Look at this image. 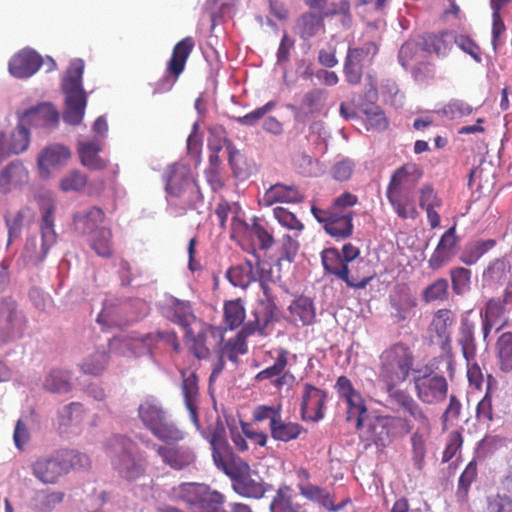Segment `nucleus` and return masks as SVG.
<instances>
[{
  "label": "nucleus",
  "instance_id": "1",
  "mask_svg": "<svg viewBox=\"0 0 512 512\" xmlns=\"http://www.w3.org/2000/svg\"><path fill=\"white\" fill-rule=\"evenodd\" d=\"M222 432L223 429L216 430L210 440L215 465L231 478L233 488L238 494L250 498H261L265 490L260 476L253 472L241 458L220 450L224 444Z\"/></svg>",
  "mask_w": 512,
  "mask_h": 512
},
{
  "label": "nucleus",
  "instance_id": "2",
  "mask_svg": "<svg viewBox=\"0 0 512 512\" xmlns=\"http://www.w3.org/2000/svg\"><path fill=\"white\" fill-rule=\"evenodd\" d=\"M166 191L168 209L174 216L183 215L188 208L197 209L198 203L202 202L198 185L190 170L182 164H174L167 171Z\"/></svg>",
  "mask_w": 512,
  "mask_h": 512
},
{
  "label": "nucleus",
  "instance_id": "3",
  "mask_svg": "<svg viewBox=\"0 0 512 512\" xmlns=\"http://www.w3.org/2000/svg\"><path fill=\"white\" fill-rule=\"evenodd\" d=\"M41 222L37 233L29 234L21 253L24 261L38 265L46 258L50 248L56 243L57 234L54 227L55 203L50 196L40 200Z\"/></svg>",
  "mask_w": 512,
  "mask_h": 512
},
{
  "label": "nucleus",
  "instance_id": "4",
  "mask_svg": "<svg viewBox=\"0 0 512 512\" xmlns=\"http://www.w3.org/2000/svg\"><path fill=\"white\" fill-rule=\"evenodd\" d=\"M358 203V197L350 192L337 196L329 209L312 206L311 212L316 220L323 224L327 234L336 239H346L353 233L354 212L351 207Z\"/></svg>",
  "mask_w": 512,
  "mask_h": 512
},
{
  "label": "nucleus",
  "instance_id": "5",
  "mask_svg": "<svg viewBox=\"0 0 512 512\" xmlns=\"http://www.w3.org/2000/svg\"><path fill=\"white\" fill-rule=\"evenodd\" d=\"M83 73V60L73 59L61 82L64 95L62 118L65 123L72 126L79 125L82 122L87 106L88 96L83 87Z\"/></svg>",
  "mask_w": 512,
  "mask_h": 512
},
{
  "label": "nucleus",
  "instance_id": "6",
  "mask_svg": "<svg viewBox=\"0 0 512 512\" xmlns=\"http://www.w3.org/2000/svg\"><path fill=\"white\" fill-rule=\"evenodd\" d=\"M412 366L413 353L404 343L390 345L380 354L378 377L385 384L387 396L403 391L396 387L408 378Z\"/></svg>",
  "mask_w": 512,
  "mask_h": 512
},
{
  "label": "nucleus",
  "instance_id": "7",
  "mask_svg": "<svg viewBox=\"0 0 512 512\" xmlns=\"http://www.w3.org/2000/svg\"><path fill=\"white\" fill-rule=\"evenodd\" d=\"M138 417L144 427L162 442H179L185 437L155 397H147L139 404Z\"/></svg>",
  "mask_w": 512,
  "mask_h": 512
},
{
  "label": "nucleus",
  "instance_id": "8",
  "mask_svg": "<svg viewBox=\"0 0 512 512\" xmlns=\"http://www.w3.org/2000/svg\"><path fill=\"white\" fill-rule=\"evenodd\" d=\"M105 450L120 477L133 481L144 474V461L136 454V445L131 439L113 435L106 441Z\"/></svg>",
  "mask_w": 512,
  "mask_h": 512
},
{
  "label": "nucleus",
  "instance_id": "9",
  "mask_svg": "<svg viewBox=\"0 0 512 512\" xmlns=\"http://www.w3.org/2000/svg\"><path fill=\"white\" fill-rule=\"evenodd\" d=\"M159 341H163L168 345H171L175 351H178L180 348L176 334L170 330L158 331L156 333H149L145 335L132 332L126 336H118L113 338L109 343V347L113 352L126 357H131L139 356L145 353Z\"/></svg>",
  "mask_w": 512,
  "mask_h": 512
},
{
  "label": "nucleus",
  "instance_id": "10",
  "mask_svg": "<svg viewBox=\"0 0 512 512\" xmlns=\"http://www.w3.org/2000/svg\"><path fill=\"white\" fill-rule=\"evenodd\" d=\"M383 406L394 413L407 414L411 424L416 426L414 433L428 436L431 430L429 417L423 408L406 391H394L388 395Z\"/></svg>",
  "mask_w": 512,
  "mask_h": 512
},
{
  "label": "nucleus",
  "instance_id": "11",
  "mask_svg": "<svg viewBox=\"0 0 512 512\" xmlns=\"http://www.w3.org/2000/svg\"><path fill=\"white\" fill-rule=\"evenodd\" d=\"M348 422H353L362 442L366 446L375 444L378 447H386V433L380 415H370L366 404L359 408V411L346 416Z\"/></svg>",
  "mask_w": 512,
  "mask_h": 512
},
{
  "label": "nucleus",
  "instance_id": "12",
  "mask_svg": "<svg viewBox=\"0 0 512 512\" xmlns=\"http://www.w3.org/2000/svg\"><path fill=\"white\" fill-rule=\"evenodd\" d=\"M275 309V304L270 300L263 301L254 311V321H249L234 338L229 339L226 343L231 344V348L238 355L245 354L247 352L245 338L256 332L264 335L268 324L274 318Z\"/></svg>",
  "mask_w": 512,
  "mask_h": 512
},
{
  "label": "nucleus",
  "instance_id": "13",
  "mask_svg": "<svg viewBox=\"0 0 512 512\" xmlns=\"http://www.w3.org/2000/svg\"><path fill=\"white\" fill-rule=\"evenodd\" d=\"M164 443L147 442V445L156 451L163 464L175 471H183L195 467L197 454L193 447L184 444H173V442Z\"/></svg>",
  "mask_w": 512,
  "mask_h": 512
},
{
  "label": "nucleus",
  "instance_id": "14",
  "mask_svg": "<svg viewBox=\"0 0 512 512\" xmlns=\"http://www.w3.org/2000/svg\"><path fill=\"white\" fill-rule=\"evenodd\" d=\"M42 65L47 67V72L54 70L56 67L53 58L47 57L43 59L35 50L25 48L10 59L8 68L12 76L19 79H26L33 76Z\"/></svg>",
  "mask_w": 512,
  "mask_h": 512
},
{
  "label": "nucleus",
  "instance_id": "15",
  "mask_svg": "<svg viewBox=\"0 0 512 512\" xmlns=\"http://www.w3.org/2000/svg\"><path fill=\"white\" fill-rule=\"evenodd\" d=\"M321 261L325 273L334 275L342 280L350 288L364 289L371 280V277H364L358 280L350 273L349 264L344 262L341 253L337 248H327L321 253Z\"/></svg>",
  "mask_w": 512,
  "mask_h": 512
},
{
  "label": "nucleus",
  "instance_id": "16",
  "mask_svg": "<svg viewBox=\"0 0 512 512\" xmlns=\"http://www.w3.org/2000/svg\"><path fill=\"white\" fill-rule=\"evenodd\" d=\"M85 408L80 402H71L58 408L53 425L58 434L65 438L78 436L82 432Z\"/></svg>",
  "mask_w": 512,
  "mask_h": 512
},
{
  "label": "nucleus",
  "instance_id": "17",
  "mask_svg": "<svg viewBox=\"0 0 512 512\" xmlns=\"http://www.w3.org/2000/svg\"><path fill=\"white\" fill-rule=\"evenodd\" d=\"M193 48L194 41L192 37H186L174 46L172 56L167 67L169 75L165 76L158 82L155 92L164 93L171 90L177 78L183 72L186 61Z\"/></svg>",
  "mask_w": 512,
  "mask_h": 512
},
{
  "label": "nucleus",
  "instance_id": "18",
  "mask_svg": "<svg viewBox=\"0 0 512 512\" xmlns=\"http://www.w3.org/2000/svg\"><path fill=\"white\" fill-rule=\"evenodd\" d=\"M414 386L416 396L425 404H437L442 402L448 392L446 378L434 372L415 377Z\"/></svg>",
  "mask_w": 512,
  "mask_h": 512
},
{
  "label": "nucleus",
  "instance_id": "19",
  "mask_svg": "<svg viewBox=\"0 0 512 512\" xmlns=\"http://www.w3.org/2000/svg\"><path fill=\"white\" fill-rule=\"evenodd\" d=\"M60 120L57 108L50 102H42L24 111L19 116V121L35 129L50 132L54 130Z\"/></svg>",
  "mask_w": 512,
  "mask_h": 512
},
{
  "label": "nucleus",
  "instance_id": "20",
  "mask_svg": "<svg viewBox=\"0 0 512 512\" xmlns=\"http://www.w3.org/2000/svg\"><path fill=\"white\" fill-rule=\"evenodd\" d=\"M71 158L70 149L60 143L45 146L37 157V170L41 179H49L52 173L64 167Z\"/></svg>",
  "mask_w": 512,
  "mask_h": 512
},
{
  "label": "nucleus",
  "instance_id": "21",
  "mask_svg": "<svg viewBox=\"0 0 512 512\" xmlns=\"http://www.w3.org/2000/svg\"><path fill=\"white\" fill-rule=\"evenodd\" d=\"M33 476L43 484H56L67 474V466L60 451L38 457L31 464Z\"/></svg>",
  "mask_w": 512,
  "mask_h": 512
},
{
  "label": "nucleus",
  "instance_id": "22",
  "mask_svg": "<svg viewBox=\"0 0 512 512\" xmlns=\"http://www.w3.org/2000/svg\"><path fill=\"white\" fill-rule=\"evenodd\" d=\"M512 309L510 304L505 303V299L491 298L480 310L482 324V334L484 341L487 340L492 329L498 332L508 322V312Z\"/></svg>",
  "mask_w": 512,
  "mask_h": 512
},
{
  "label": "nucleus",
  "instance_id": "23",
  "mask_svg": "<svg viewBox=\"0 0 512 512\" xmlns=\"http://www.w3.org/2000/svg\"><path fill=\"white\" fill-rule=\"evenodd\" d=\"M159 309L164 318L182 326L188 334L193 333L192 330H188L195 321V315L189 301L166 295L159 302Z\"/></svg>",
  "mask_w": 512,
  "mask_h": 512
},
{
  "label": "nucleus",
  "instance_id": "24",
  "mask_svg": "<svg viewBox=\"0 0 512 512\" xmlns=\"http://www.w3.org/2000/svg\"><path fill=\"white\" fill-rule=\"evenodd\" d=\"M232 238L239 241L251 242L261 249L267 250L273 244L272 235L259 223L248 224L239 216H233Z\"/></svg>",
  "mask_w": 512,
  "mask_h": 512
},
{
  "label": "nucleus",
  "instance_id": "25",
  "mask_svg": "<svg viewBox=\"0 0 512 512\" xmlns=\"http://www.w3.org/2000/svg\"><path fill=\"white\" fill-rule=\"evenodd\" d=\"M26 324L22 311L18 310L12 301L0 303V338L20 336Z\"/></svg>",
  "mask_w": 512,
  "mask_h": 512
},
{
  "label": "nucleus",
  "instance_id": "26",
  "mask_svg": "<svg viewBox=\"0 0 512 512\" xmlns=\"http://www.w3.org/2000/svg\"><path fill=\"white\" fill-rule=\"evenodd\" d=\"M326 394L321 389L305 384L301 403V414L305 420L319 421L323 418Z\"/></svg>",
  "mask_w": 512,
  "mask_h": 512
},
{
  "label": "nucleus",
  "instance_id": "27",
  "mask_svg": "<svg viewBox=\"0 0 512 512\" xmlns=\"http://www.w3.org/2000/svg\"><path fill=\"white\" fill-rule=\"evenodd\" d=\"M455 323L454 314L447 309L438 310L431 321L429 331L435 334L442 351H451V330Z\"/></svg>",
  "mask_w": 512,
  "mask_h": 512
},
{
  "label": "nucleus",
  "instance_id": "28",
  "mask_svg": "<svg viewBox=\"0 0 512 512\" xmlns=\"http://www.w3.org/2000/svg\"><path fill=\"white\" fill-rule=\"evenodd\" d=\"M29 182L28 169L20 161H13L0 171V193L8 194Z\"/></svg>",
  "mask_w": 512,
  "mask_h": 512
},
{
  "label": "nucleus",
  "instance_id": "29",
  "mask_svg": "<svg viewBox=\"0 0 512 512\" xmlns=\"http://www.w3.org/2000/svg\"><path fill=\"white\" fill-rule=\"evenodd\" d=\"M455 233L456 228L452 226L441 236L438 245L428 261L431 269H440L454 256L458 243V238Z\"/></svg>",
  "mask_w": 512,
  "mask_h": 512
},
{
  "label": "nucleus",
  "instance_id": "30",
  "mask_svg": "<svg viewBox=\"0 0 512 512\" xmlns=\"http://www.w3.org/2000/svg\"><path fill=\"white\" fill-rule=\"evenodd\" d=\"M304 196L297 186L276 183L270 186L259 199L262 206H272L275 203H297L303 200Z\"/></svg>",
  "mask_w": 512,
  "mask_h": 512
},
{
  "label": "nucleus",
  "instance_id": "31",
  "mask_svg": "<svg viewBox=\"0 0 512 512\" xmlns=\"http://www.w3.org/2000/svg\"><path fill=\"white\" fill-rule=\"evenodd\" d=\"M512 276V264L505 258H496L489 262L482 273V282L484 286L498 288L504 282H507Z\"/></svg>",
  "mask_w": 512,
  "mask_h": 512
},
{
  "label": "nucleus",
  "instance_id": "32",
  "mask_svg": "<svg viewBox=\"0 0 512 512\" xmlns=\"http://www.w3.org/2000/svg\"><path fill=\"white\" fill-rule=\"evenodd\" d=\"M391 316L397 323L410 319L417 305L416 298L406 288H401L390 295Z\"/></svg>",
  "mask_w": 512,
  "mask_h": 512
},
{
  "label": "nucleus",
  "instance_id": "33",
  "mask_svg": "<svg viewBox=\"0 0 512 512\" xmlns=\"http://www.w3.org/2000/svg\"><path fill=\"white\" fill-rule=\"evenodd\" d=\"M43 389L54 394H67L73 389L72 372L61 367L50 368L43 380Z\"/></svg>",
  "mask_w": 512,
  "mask_h": 512
},
{
  "label": "nucleus",
  "instance_id": "34",
  "mask_svg": "<svg viewBox=\"0 0 512 512\" xmlns=\"http://www.w3.org/2000/svg\"><path fill=\"white\" fill-rule=\"evenodd\" d=\"M104 212L98 207L78 211L74 214L73 225L75 230L83 235L91 236L99 228H104Z\"/></svg>",
  "mask_w": 512,
  "mask_h": 512
},
{
  "label": "nucleus",
  "instance_id": "35",
  "mask_svg": "<svg viewBox=\"0 0 512 512\" xmlns=\"http://www.w3.org/2000/svg\"><path fill=\"white\" fill-rule=\"evenodd\" d=\"M420 177V170L415 164L403 165L393 173L387 188V193H406L405 190L413 188Z\"/></svg>",
  "mask_w": 512,
  "mask_h": 512
},
{
  "label": "nucleus",
  "instance_id": "36",
  "mask_svg": "<svg viewBox=\"0 0 512 512\" xmlns=\"http://www.w3.org/2000/svg\"><path fill=\"white\" fill-rule=\"evenodd\" d=\"M182 393L184 397V403L186 409L189 412V418L194 426L199 430V418H198V385L197 377L194 373L187 374L182 371Z\"/></svg>",
  "mask_w": 512,
  "mask_h": 512
},
{
  "label": "nucleus",
  "instance_id": "37",
  "mask_svg": "<svg viewBox=\"0 0 512 512\" xmlns=\"http://www.w3.org/2000/svg\"><path fill=\"white\" fill-rule=\"evenodd\" d=\"M422 42V36L406 41L400 48L398 59L405 69L414 70L427 57L426 49Z\"/></svg>",
  "mask_w": 512,
  "mask_h": 512
},
{
  "label": "nucleus",
  "instance_id": "38",
  "mask_svg": "<svg viewBox=\"0 0 512 512\" xmlns=\"http://www.w3.org/2000/svg\"><path fill=\"white\" fill-rule=\"evenodd\" d=\"M209 146L214 152H219L224 147L228 153V160L231 168L238 173V162L241 158L240 152L227 139L226 131L222 126L210 128Z\"/></svg>",
  "mask_w": 512,
  "mask_h": 512
},
{
  "label": "nucleus",
  "instance_id": "39",
  "mask_svg": "<svg viewBox=\"0 0 512 512\" xmlns=\"http://www.w3.org/2000/svg\"><path fill=\"white\" fill-rule=\"evenodd\" d=\"M101 149V141L98 137L91 140L78 141V153L82 165L91 170H101L105 168L106 161L98 155Z\"/></svg>",
  "mask_w": 512,
  "mask_h": 512
},
{
  "label": "nucleus",
  "instance_id": "40",
  "mask_svg": "<svg viewBox=\"0 0 512 512\" xmlns=\"http://www.w3.org/2000/svg\"><path fill=\"white\" fill-rule=\"evenodd\" d=\"M300 495L328 511H338L342 509L344 505L343 503L335 504L334 495L327 488L316 484H306V486H302Z\"/></svg>",
  "mask_w": 512,
  "mask_h": 512
},
{
  "label": "nucleus",
  "instance_id": "41",
  "mask_svg": "<svg viewBox=\"0 0 512 512\" xmlns=\"http://www.w3.org/2000/svg\"><path fill=\"white\" fill-rule=\"evenodd\" d=\"M457 344L461 347L462 355L467 363H471L475 360L477 355L475 324L468 318H462L461 320Z\"/></svg>",
  "mask_w": 512,
  "mask_h": 512
},
{
  "label": "nucleus",
  "instance_id": "42",
  "mask_svg": "<svg viewBox=\"0 0 512 512\" xmlns=\"http://www.w3.org/2000/svg\"><path fill=\"white\" fill-rule=\"evenodd\" d=\"M279 266V260L275 266L271 265L269 262L257 260L256 266L254 267L256 281H259L260 286L265 295L264 301L270 300L273 304L274 302L270 296L268 284L277 283L278 281H280L281 274ZM262 302L263 300H261L258 305H260Z\"/></svg>",
  "mask_w": 512,
  "mask_h": 512
},
{
  "label": "nucleus",
  "instance_id": "43",
  "mask_svg": "<svg viewBox=\"0 0 512 512\" xmlns=\"http://www.w3.org/2000/svg\"><path fill=\"white\" fill-rule=\"evenodd\" d=\"M336 388L346 404V416L359 411V408L365 405L361 394L352 387L350 380L345 376L338 378Z\"/></svg>",
  "mask_w": 512,
  "mask_h": 512
},
{
  "label": "nucleus",
  "instance_id": "44",
  "mask_svg": "<svg viewBox=\"0 0 512 512\" xmlns=\"http://www.w3.org/2000/svg\"><path fill=\"white\" fill-rule=\"evenodd\" d=\"M226 277L233 286L246 289L256 281L253 261L247 259L243 263L231 267L227 271Z\"/></svg>",
  "mask_w": 512,
  "mask_h": 512
},
{
  "label": "nucleus",
  "instance_id": "45",
  "mask_svg": "<svg viewBox=\"0 0 512 512\" xmlns=\"http://www.w3.org/2000/svg\"><path fill=\"white\" fill-rule=\"evenodd\" d=\"M65 498V493L58 490L42 489L35 493L32 506L39 512H52Z\"/></svg>",
  "mask_w": 512,
  "mask_h": 512
},
{
  "label": "nucleus",
  "instance_id": "46",
  "mask_svg": "<svg viewBox=\"0 0 512 512\" xmlns=\"http://www.w3.org/2000/svg\"><path fill=\"white\" fill-rule=\"evenodd\" d=\"M292 320L295 324L303 326L310 325L315 319V309L313 302L308 297H299L295 299L290 307Z\"/></svg>",
  "mask_w": 512,
  "mask_h": 512
},
{
  "label": "nucleus",
  "instance_id": "47",
  "mask_svg": "<svg viewBox=\"0 0 512 512\" xmlns=\"http://www.w3.org/2000/svg\"><path fill=\"white\" fill-rule=\"evenodd\" d=\"M380 418L384 433H386V446L393 438L401 434H408L413 429V425L409 419L392 415H380Z\"/></svg>",
  "mask_w": 512,
  "mask_h": 512
},
{
  "label": "nucleus",
  "instance_id": "48",
  "mask_svg": "<svg viewBox=\"0 0 512 512\" xmlns=\"http://www.w3.org/2000/svg\"><path fill=\"white\" fill-rule=\"evenodd\" d=\"M305 429L298 423L284 421L281 417L274 420L273 426L270 429L271 436L274 440L289 442L297 439Z\"/></svg>",
  "mask_w": 512,
  "mask_h": 512
},
{
  "label": "nucleus",
  "instance_id": "49",
  "mask_svg": "<svg viewBox=\"0 0 512 512\" xmlns=\"http://www.w3.org/2000/svg\"><path fill=\"white\" fill-rule=\"evenodd\" d=\"M387 198L396 214L402 219H415L417 210L409 193H387Z\"/></svg>",
  "mask_w": 512,
  "mask_h": 512
},
{
  "label": "nucleus",
  "instance_id": "50",
  "mask_svg": "<svg viewBox=\"0 0 512 512\" xmlns=\"http://www.w3.org/2000/svg\"><path fill=\"white\" fill-rule=\"evenodd\" d=\"M496 245L495 240H477L471 242L463 249L460 260L466 265H474L477 261Z\"/></svg>",
  "mask_w": 512,
  "mask_h": 512
},
{
  "label": "nucleus",
  "instance_id": "51",
  "mask_svg": "<svg viewBox=\"0 0 512 512\" xmlns=\"http://www.w3.org/2000/svg\"><path fill=\"white\" fill-rule=\"evenodd\" d=\"M218 330L212 326L201 325L199 331L192 337L191 351L198 359H205L209 356L210 351L207 346L209 337H217Z\"/></svg>",
  "mask_w": 512,
  "mask_h": 512
},
{
  "label": "nucleus",
  "instance_id": "52",
  "mask_svg": "<svg viewBox=\"0 0 512 512\" xmlns=\"http://www.w3.org/2000/svg\"><path fill=\"white\" fill-rule=\"evenodd\" d=\"M454 37L448 33L441 35H425L422 36V42L426 49L427 55L434 52L437 56H446L452 47Z\"/></svg>",
  "mask_w": 512,
  "mask_h": 512
},
{
  "label": "nucleus",
  "instance_id": "53",
  "mask_svg": "<svg viewBox=\"0 0 512 512\" xmlns=\"http://www.w3.org/2000/svg\"><path fill=\"white\" fill-rule=\"evenodd\" d=\"M29 208H22L14 214L5 216V223L8 230V243L10 245L14 240L18 239L21 235L25 223L31 217Z\"/></svg>",
  "mask_w": 512,
  "mask_h": 512
},
{
  "label": "nucleus",
  "instance_id": "54",
  "mask_svg": "<svg viewBox=\"0 0 512 512\" xmlns=\"http://www.w3.org/2000/svg\"><path fill=\"white\" fill-rule=\"evenodd\" d=\"M107 363V353L104 350H97L87 356L79 367L84 374L99 376L105 370Z\"/></svg>",
  "mask_w": 512,
  "mask_h": 512
},
{
  "label": "nucleus",
  "instance_id": "55",
  "mask_svg": "<svg viewBox=\"0 0 512 512\" xmlns=\"http://www.w3.org/2000/svg\"><path fill=\"white\" fill-rule=\"evenodd\" d=\"M112 233L108 228H99L90 236L91 248L101 257H110L112 254Z\"/></svg>",
  "mask_w": 512,
  "mask_h": 512
},
{
  "label": "nucleus",
  "instance_id": "56",
  "mask_svg": "<svg viewBox=\"0 0 512 512\" xmlns=\"http://www.w3.org/2000/svg\"><path fill=\"white\" fill-rule=\"evenodd\" d=\"M277 355L275 358V361L272 365L268 366L266 369L260 371L255 379L257 381H264L268 379H274L277 378L279 375H281L287 364H288V355L289 352L285 349H279L276 351Z\"/></svg>",
  "mask_w": 512,
  "mask_h": 512
},
{
  "label": "nucleus",
  "instance_id": "57",
  "mask_svg": "<svg viewBox=\"0 0 512 512\" xmlns=\"http://www.w3.org/2000/svg\"><path fill=\"white\" fill-rule=\"evenodd\" d=\"M7 144L11 154H20L28 149L30 144V134L27 127L20 121L11 133Z\"/></svg>",
  "mask_w": 512,
  "mask_h": 512
},
{
  "label": "nucleus",
  "instance_id": "58",
  "mask_svg": "<svg viewBox=\"0 0 512 512\" xmlns=\"http://www.w3.org/2000/svg\"><path fill=\"white\" fill-rule=\"evenodd\" d=\"M500 368L504 372L512 370V333H503L496 344Z\"/></svg>",
  "mask_w": 512,
  "mask_h": 512
},
{
  "label": "nucleus",
  "instance_id": "59",
  "mask_svg": "<svg viewBox=\"0 0 512 512\" xmlns=\"http://www.w3.org/2000/svg\"><path fill=\"white\" fill-rule=\"evenodd\" d=\"M323 27V20L320 15L306 13L298 20L297 28L301 38L308 39L316 35Z\"/></svg>",
  "mask_w": 512,
  "mask_h": 512
},
{
  "label": "nucleus",
  "instance_id": "60",
  "mask_svg": "<svg viewBox=\"0 0 512 512\" xmlns=\"http://www.w3.org/2000/svg\"><path fill=\"white\" fill-rule=\"evenodd\" d=\"M290 487H280L270 503V512H298V505H294L290 495Z\"/></svg>",
  "mask_w": 512,
  "mask_h": 512
},
{
  "label": "nucleus",
  "instance_id": "61",
  "mask_svg": "<svg viewBox=\"0 0 512 512\" xmlns=\"http://www.w3.org/2000/svg\"><path fill=\"white\" fill-rule=\"evenodd\" d=\"M327 92L320 88L312 89L304 94L301 108L309 113H319L326 102Z\"/></svg>",
  "mask_w": 512,
  "mask_h": 512
},
{
  "label": "nucleus",
  "instance_id": "62",
  "mask_svg": "<svg viewBox=\"0 0 512 512\" xmlns=\"http://www.w3.org/2000/svg\"><path fill=\"white\" fill-rule=\"evenodd\" d=\"M225 324L233 330L239 327L245 319V308L240 300L229 301L224 306Z\"/></svg>",
  "mask_w": 512,
  "mask_h": 512
},
{
  "label": "nucleus",
  "instance_id": "63",
  "mask_svg": "<svg viewBox=\"0 0 512 512\" xmlns=\"http://www.w3.org/2000/svg\"><path fill=\"white\" fill-rule=\"evenodd\" d=\"M452 289L457 295L466 294L470 290L471 271L464 267L451 270Z\"/></svg>",
  "mask_w": 512,
  "mask_h": 512
},
{
  "label": "nucleus",
  "instance_id": "64",
  "mask_svg": "<svg viewBox=\"0 0 512 512\" xmlns=\"http://www.w3.org/2000/svg\"><path fill=\"white\" fill-rule=\"evenodd\" d=\"M33 423L31 415L22 416L15 425L13 441L17 449L22 450L30 440V427Z\"/></svg>",
  "mask_w": 512,
  "mask_h": 512
}]
</instances>
